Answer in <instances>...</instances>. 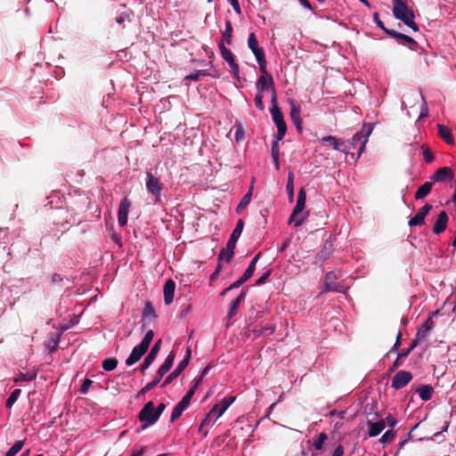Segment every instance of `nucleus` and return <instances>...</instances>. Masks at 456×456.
<instances>
[{
    "mask_svg": "<svg viewBox=\"0 0 456 456\" xmlns=\"http://www.w3.org/2000/svg\"><path fill=\"white\" fill-rule=\"evenodd\" d=\"M234 401H235L234 396H228V397L224 398L219 404L218 413L216 414L214 421H216L225 412V411L230 407V405Z\"/></svg>",
    "mask_w": 456,
    "mask_h": 456,
    "instance_id": "c756f323",
    "label": "nucleus"
},
{
    "mask_svg": "<svg viewBox=\"0 0 456 456\" xmlns=\"http://www.w3.org/2000/svg\"><path fill=\"white\" fill-rule=\"evenodd\" d=\"M247 280L244 278V277H240L236 281H234L233 283H232L228 288L224 289L221 295L224 296L225 295L228 291L233 289H237L239 288L240 286H241L244 282H246Z\"/></svg>",
    "mask_w": 456,
    "mask_h": 456,
    "instance_id": "49530a36",
    "label": "nucleus"
},
{
    "mask_svg": "<svg viewBox=\"0 0 456 456\" xmlns=\"http://www.w3.org/2000/svg\"><path fill=\"white\" fill-rule=\"evenodd\" d=\"M417 392L419 393L421 400L428 401L433 395L434 389L430 385H423L418 388Z\"/></svg>",
    "mask_w": 456,
    "mask_h": 456,
    "instance_id": "2f4dec72",
    "label": "nucleus"
},
{
    "mask_svg": "<svg viewBox=\"0 0 456 456\" xmlns=\"http://www.w3.org/2000/svg\"><path fill=\"white\" fill-rule=\"evenodd\" d=\"M403 364L402 358H399V354L397 355V358L394 362L392 367L390 368L389 371L392 372L398 367H400Z\"/></svg>",
    "mask_w": 456,
    "mask_h": 456,
    "instance_id": "0e129e2a",
    "label": "nucleus"
},
{
    "mask_svg": "<svg viewBox=\"0 0 456 456\" xmlns=\"http://www.w3.org/2000/svg\"><path fill=\"white\" fill-rule=\"evenodd\" d=\"M388 36L395 38L398 44L407 45L411 50H415L416 46L418 45V43L415 41V39L405 34L399 33L395 29L391 30V32H388Z\"/></svg>",
    "mask_w": 456,
    "mask_h": 456,
    "instance_id": "dca6fc26",
    "label": "nucleus"
},
{
    "mask_svg": "<svg viewBox=\"0 0 456 456\" xmlns=\"http://www.w3.org/2000/svg\"><path fill=\"white\" fill-rule=\"evenodd\" d=\"M218 47L220 50V53L222 58L228 62L230 68L232 69V72L234 77H238L240 73V68L238 63L236 62L232 53L224 46L223 40L218 43Z\"/></svg>",
    "mask_w": 456,
    "mask_h": 456,
    "instance_id": "9d476101",
    "label": "nucleus"
},
{
    "mask_svg": "<svg viewBox=\"0 0 456 456\" xmlns=\"http://www.w3.org/2000/svg\"><path fill=\"white\" fill-rule=\"evenodd\" d=\"M286 190L288 193V198L290 202L294 200V173L292 171H289L288 174V181L286 185Z\"/></svg>",
    "mask_w": 456,
    "mask_h": 456,
    "instance_id": "72a5a7b5",
    "label": "nucleus"
},
{
    "mask_svg": "<svg viewBox=\"0 0 456 456\" xmlns=\"http://www.w3.org/2000/svg\"><path fill=\"white\" fill-rule=\"evenodd\" d=\"M142 315L143 316H154V308L152 307L151 304L150 302H147L143 310H142Z\"/></svg>",
    "mask_w": 456,
    "mask_h": 456,
    "instance_id": "603ef678",
    "label": "nucleus"
},
{
    "mask_svg": "<svg viewBox=\"0 0 456 456\" xmlns=\"http://www.w3.org/2000/svg\"><path fill=\"white\" fill-rule=\"evenodd\" d=\"M372 128L370 125L363 126L351 139L350 143L353 148H359L358 152L361 155L365 148L369 135L371 134Z\"/></svg>",
    "mask_w": 456,
    "mask_h": 456,
    "instance_id": "6e6552de",
    "label": "nucleus"
},
{
    "mask_svg": "<svg viewBox=\"0 0 456 456\" xmlns=\"http://www.w3.org/2000/svg\"><path fill=\"white\" fill-rule=\"evenodd\" d=\"M175 289V283L173 280L168 279L164 285L163 293H164V302L166 305H170L173 302L174 295Z\"/></svg>",
    "mask_w": 456,
    "mask_h": 456,
    "instance_id": "4be33fe9",
    "label": "nucleus"
},
{
    "mask_svg": "<svg viewBox=\"0 0 456 456\" xmlns=\"http://www.w3.org/2000/svg\"><path fill=\"white\" fill-rule=\"evenodd\" d=\"M276 126H277V131H281V132H284V133L287 132V126H286L285 121L280 122V123L276 124Z\"/></svg>",
    "mask_w": 456,
    "mask_h": 456,
    "instance_id": "338daca9",
    "label": "nucleus"
},
{
    "mask_svg": "<svg viewBox=\"0 0 456 456\" xmlns=\"http://www.w3.org/2000/svg\"><path fill=\"white\" fill-rule=\"evenodd\" d=\"M367 425L369 427V436L370 437H375V436H379L385 429L386 421H385V419H380L376 422L368 420Z\"/></svg>",
    "mask_w": 456,
    "mask_h": 456,
    "instance_id": "5701e85b",
    "label": "nucleus"
},
{
    "mask_svg": "<svg viewBox=\"0 0 456 456\" xmlns=\"http://www.w3.org/2000/svg\"><path fill=\"white\" fill-rule=\"evenodd\" d=\"M92 384H93V381L91 379H86L80 387L79 392L83 395L86 394Z\"/></svg>",
    "mask_w": 456,
    "mask_h": 456,
    "instance_id": "5fc2aeb1",
    "label": "nucleus"
},
{
    "mask_svg": "<svg viewBox=\"0 0 456 456\" xmlns=\"http://www.w3.org/2000/svg\"><path fill=\"white\" fill-rule=\"evenodd\" d=\"M344 287L337 282V275L334 272H329L324 278V288L322 293L327 291L343 292Z\"/></svg>",
    "mask_w": 456,
    "mask_h": 456,
    "instance_id": "9b49d317",
    "label": "nucleus"
},
{
    "mask_svg": "<svg viewBox=\"0 0 456 456\" xmlns=\"http://www.w3.org/2000/svg\"><path fill=\"white\" fill-rule=\"evenodd\" d=\"M155 414L154 403L152 401H149L143 405L138 413V419L142 422V430L154 425L159 420Z\"/></svg>",
    "mask_w": 456,
    "mask_h": 456,
    "instance_id": "39448f33",
    "label": "nucleus"
},
{
    "mask_svg": "<svg viewBox=\"0 0 456 456\" xmlns=\"http://www.w3.org/2000/svg\"><path fill=\"white\" fill-rule=\"evenodd\" d=\"M271 273V270L266 271L260 278L256 280V284L258 286L264 284L266 281V280L270 277Z\"/></svg>",
    "mask_w": 456,
    "mask_h": 456,
    "instance_id": "bf43d9fd",
    "label": "nucleus"
},
{
    "mask_svg": "<svg viewBox=\"0 0 456 456\" xmlns=\"http://www.w3.org/2000/svg\"><path fill=\"white\" fill-rule=\"evenodd\" d=\"M232 31H233V28H232V22L230 20H226L225 21V29L222 34L223 43L226 42V44L232 45Z\"/></svg>",
    "mask_w": 456,
    "mask_h": 456,
    "instance_id": "f704fd0d",
    "label": "nucleus"
},
{
    "mask_svg": "<svg viewBox=\"0 0 456 456\" xmlns=\"http://www.w3.org/2000/svg\"><path fill=\"white\" fill-rule=\"evenodd\" d=\"M392 4L394 17L403 22V24L411 28L413 31H419V28L414 20L415 14L412 9H411L403 0H393Z\"/></svg>",
    "mask_w": 456,
    "mask_h": 456,
    "instance_id": "f257e3e1",
    "label": "nucleus"
},
{
    "mask_svg": "<svg viewBox=\"0 0 456 456\" xmlns=\"http://www.w3.org/2000/svg\"><path fill=\"white\" fill-rule=\"evenodd\" d=\"M175 358V352L171 351L169 354L167 356L164 363L157 370L156 376L153 377V380L148 383L145 387H143L137 394L136 398H140L142 395H145L147 392L155 387L159 381L162 379L163 376L169 371L171 367L173 366L174 360Z\"/></svg>",
    "mask_w": 456,
    "mask_h": 456,
    "instance_id": "f03ea898",
    "label": "nucleus"
},
{
    "mask_svg": "<svg viewBox=\"0 0 456 456\" xmlns=\"http://www.w3.org/2000/svg\"><path fill=\"white\" fill-rule=\"evenodd\" d=\"M20 395V389H15L14 391H12V394L10 395V396L6 400V403H5L6 407L11 408L13 405V403L17 401Z\"/></svg>",
    "mask_w": 456,
    "mask_h": 456,
    "instance_id": "c03bdc74",
    "label": "nucleus"
},
{
    "mask_svg": "<svg viewBox=\"0 0 456 456\" xmlns=\"http://www.w3.org/2000/svg\"><path fill=\"white\" fill-rule=\"evenodd\" d=\"M270 111L272 114L273 120L275 124L285 121L279 107L274 106V108H271Z\"/></svg>",
    "mask_w": 456,
    "mask_h": 456,
    "instance_id": "a19ab883",
    "label": "nucleus"
},
{
    "mask_svg": "<svg viewBox=\"0 0 456 456\" xmlns=\"http://www.w3.org/2000/svg\"><path fill=\"white\" fill-rule=\"evenodd\" d=\"M102 366L104 370H113L118 366V360L115 357L106 358L102 361Z\"/></svg>",
    "mask_w": 456,
    "mask_h": 456,
    "instance_id": "e433bc0d",
    "label": "nucleus"
},
{
    "mask_svg": "<svg viewBox=\"0 0 456 456\" xmlns=\"http://www.w3.org/2000/svg\"><path fill=\"white\" fill-rule=\"evenodd\" d=\"M145 186L148 192L155 197V202H159L160 200L161 191L164 188L160 178L154 175L151 172H146Z\"/></svg>",
    "mask_w": 456,
    "mask_h": 456,
    "instance_id": "0eeeda50",
    "label": "nucleus"
},
{
    "mask_svg": "<svg viewBox=\"0 0 456 456\" xmlns=\"http://www.w3.org/2000/svg\"><path fill=\"white\" fill-rule=\"evenodd\" d=\"M280 156V146L277 141H273L272 143V158L277 159Z\"/></svg>",
    "mask_w": 456,
    "mask_h": 456,
    "instance_id": "864d4df0",
    "label": "nucleus"
},
{
    "mask_svg": "<svg viewBox=\"0 0 456 456\" xmlns=\"http://www.w3.org/2000/svg\"><path fill=\"white\" fill-rule=\"evenodd\" d=\"M63 281V277L59 273H53L52 276V282L53 284H60Z\"/></svg>",
    "mask_w": 456,
    "mask_h": 456,
    "instance_id": "e2e57ef3",
    "label": "nucleus"
},
{
    "mask_svg": "<svg viewBox=\"0 0 456 456\" xmlns=\"http://www.w3.org/2000/svg\"><path fill=\"white\" fill-rule=\"evenodd\" d=\"M255 182V178L252 179L251 185L248 191V192L242 197L241 200L237 206L236 211L237 213H240L241 210H243L250 202L252 192H253V184Z\"/></svg>",
    "mask_w": 456,
    "mask_h": 456,
    "instance_id": "cd10ccee",
    "label": "nucleus"
},
{
    "mask_svg": "<svg viewBox=\"0 0 456 456\" xmlns=\"http://www.w3.org/2000/svg\"><path fill=\"white\" fill-rule=\"evenodd\" d=\"M161 346V340L159 339L155 342L153 346L151 347L150 353L147 354L145 359L143 360L142 363L140 365L139 370L142 373H144V371L152 364V362L155 361Z\"/></svg>",
    "mask_w": 456,
    "mask_h": 456,
    "instance_id": "ddd939ff",
    "label": "nucleus"
},
{
    "mask_svg": "<svg viewBox=\"0 0 456 456\" xmlns=\"http://www.w3.org/2000/svg\"><path fill=\"white\" fill-rule=\"evenodd\" d=\"M37 378V372L31 371L27 373H20L15 379L14 382L19 383L22 381H32Z\"/></svg>",
    "mask_w": 456,
    "mask_h": 456,
    "instance_id": "58836bf2",
    "label": "nucleus"
},
{
    "mask_svg": "<svg viewBox=\"0 0 456 456\" xmlns=\"http://www.w3.org/2000/svg\"><path fill=\"white\" fill-rule=\"evenodd\" d=\"M401 338H402V333L399 331L396 336V340H395L394 346H392V348L389 350L388 354L395 353L397 351L398 347L401 345Z\"/></svg>",
    "mask_w": 456,
    "mask_h": 456,
    "instance_id": "13d9d810",
    "label": "nucleus"
},
{
    "mask_svg": "<svg viewBox=\"0 0 456 456\" xmlns=\"http://www.w3.org/2000/svg\"><path fill=\"white\" fill-rule=\"evenodd\" d=\"M433 324L431 318H428V320L418 329L415 340L419 343L420 340L426 338L429 331L433 329Z\"/></svg>",
    "mask_w": 456,
    "mask_h": 456,
    "instance_id": "b1692460",
    "label": "nucleus"
},
{
    "mask_svg": "<svg viewBox=\"0 0 456 456\" xmlns=\"http://www.w3.org/2000/svg\"><path fill=\"white\" fill-rule=\"evenodd\" d=\"M126 20H128V15L126 13H122L118 17L116 18V21L118 24L125 22Z\"/></svg>",
    "mask_w": 456,
    "mask_h": 456,
    "instance_id": "774afa93",
    "label": "nucleus"
},
{
    "mask_svg": "<svg viewBox=\"0 0 456 456\" xmlns=\"http://www.w3.org/2000/svg\"><path fill=\"white\" fill-rule=\"evenodd\" d=\"M343 454H344V447H343V445L338 444L335 448V450H334V452H333L331 456H343Z\"/></svg>",
    "mask_w": 456,
    "mask_h": 456,
    "instance_id": "69168bd1",
    "label": "nucleus"
},
{
    "mask_svg": "<svg viewBox=\"0 0 456 456\" xmlns=\"http://www.w3.org/2000/svg\"><path fill=\"white\" fill-rule=\"evenodd\" d=\"M131 203L127 198L121 200L118 212V222L120 226H125L127 223V216Z\"/></svg>",
    "mask_w": 456,
    "mask_h": 456,
    "instance_id": "a211bd4d",
    "label": "nucleus"
},
{
    "mask_svg": "<svg viewBox=\"0 0 456 456\" xmlns=\"http://www.w3.org/2000/svg\"><path fill=\"white\" fill-rule=\"evenodd\" d=\"M166 409V404L161 403H159L157 408H155V415L156 417H158V419H159V417L161 416L162 412L164 411V410Z\"/></svg>",
    "mask_w": 456,
    "mask_h": 456,
    "instance_id": "680f3d73",
    "label": "nucleus"
},
{
    "mask_svg": "<svg viewBox=\"0 0 456 456\" xmlns=\"http://www.w3.org/2000/svg\"><path fill=\"white\" fill-rule=\"evenodd\" d=\"M306 201V192L304 188H301L297 193V199L296 206L289 218V224H292L294 222V226H300L306 217V214H303L300 217L297 218L298 215L302 213L305 207Z\"/></svg>",
    "mask_w": 456,
    "mask_h": 456,
    "instance_id": "20e7f679",
    "label": "nucleus"
},
{
    "mask_svg": "<svg viewBox=\"0 0 456 456\" xmlns=\"http://www.w3.org/2000/svg\"><path fill=\"white\" fill-rule=\"evenodd\" d=\"M260 256H261V252H258L253 257V259L249 263L248 268L246 269V271L242 274V277H244L247 281L252 277V275H253V273L255 272V269H256V265L257 261L259 260Z\"/></svg>",
    "mask_w": 456,
    "mask_h": 456,
    "instance_id": "473e14b6",
    "label": "nucleus"
},
{
    "mask_svg": "<svg viewBox=\"0 0 456 456\" xmlns=\"http://www.w3.org/2000/svg\"><path fill=\"white\" fill-rule=\"evenodd\" d=\"M385 421L387 424V426L390 427V428H394L397 424V419L394 416H392L391 414H389L386 418Z\"/></svg>",
    "mask_w": 456,
    "mask_h": 456,
    "instance_id": "052dcab7",
    "label": "nucleus"
},
{
    "mask_svg": "<svg viewBox=\"0 0 456 456\" xmlns=\"http://www.w3.org/2000/svg\"><path fill=\"white\" fill-rule=\"evenodd\" d=\"M209 74L205 70H198L195 73L190 74L185 77V80L199 81L202 77L208 76Z\"/></svg>",
    "mask_w": 456,
    "mask_h": 456,
    "instance_id": "a18cd8bd",
    "label": "nucleus"
},
{
    "mask_svg": "<svg viewBox=\"0 0 456 456\" xmlns=\"http://www.w3.org/2000/svg\"><path fill=\"white\" fill-rule=\"evenodd\" d=\"M395 437V432L392 429L387 430L384 433V435L379 439V443L385 444L392 442Z\"/></svg>",
    "mask_w": 456,
    "mask_h": 456,
    "instance_id": "37998d69",
    "label": "nucleus"
},
{
    "mask_svg": "<svg viewBox=\"0 0 456 456\" xmlns=\"http://www.w3.org/2000/svg\"><path fill=\"white\" fill-rule=\"evenodd\" d=\"M185 409L178 403L175 406L171 414L170 422L173 423L175 420L179 419Z\"/></svg>",
    "mask_w": 456,
    "mask_h": 456,
    "instance_id": "de8ad7c7",
    "label": "nucleus"
},
{
    "mask_svg": "<svg viewBox=\"0 0 456 456\" xmlns=\"http://www.w3.org/2000/svg\"><path fill=\"white\" fill-rule=\"evenodd\" d=\"M437 128H438V134L439 136L445 142H447L448 144H453L454 143V140H453V136L452 134V132L451 130L444 126V125H437Z\"/></svg>",
    "mask_w": 456,
    "mask_h": 456,
    "instance_id": "a878e982",
    "label": "nucleus"
},
{
    "mask_svg": "<svg viewBox=\"0 0 456 456\" xmlns=\"http://www.w3.org/2000/svg\"><path fill=\"white\" fill-rule=\"evenodd\" d=\"M268 87H274V82L272 75L268 74L267 69H265V73H261V76L256 81V88L257 93L263 94V92L265 89H268Z\"/></svg>",
    "mask_w": 456,
    "mask_h": 456,
    "instance_id": "f3484780",
    "label": "nucleus"
},
{
    "mask_svg": "<svg viewBox=\"0 0 456 456\" xmlns=\"http://www.w3.org/2000/svg\"><path fill=\"white\" fill-rule=\"evenodd\" d=\"M191 355V347L188 346L186 349V355L184 358L179 362L177 367L175 370H173L164 380L163 384L161 385L162 387H166L167 385L170 384L175 379H176L181 372L188 366L190 359Z\"/></svg>",
    "mask_w": 456,
    "mask_h": 456,
    "instance_id": "1a4fd4ad",
    "label": "nucleus"
},
{
    "mask_svg": "<svg viewBox=\"0 0 456 456\" xmlns=\"http://www.w3.org/2000/svg\"><path fill=\"white\" fill-rule=\"evenodd\" d=\"M243 227H244V223L241 219H240L237 224H236V226L234 228V230L232 231L231 236H230V239L229 240H232L233 242H237L238 239L240 238L242 231H243Z\"/></svg>",
    "mask_w": 456,
    "mask_h": 456,
    "instance_id": "c9c22d12",
    "label": "nucleus"
},
{
    "mask_svg": "<svg viewBox=\"0 0 456 456\" xmlns=\"http://www.w3.org/2000/svg\"><path fill=\"white\" fill-rule=\"evenodd\" d=\"M236 242L228 240L226 243V247L222 248L218 255L219 262L224 261L226 263H229L233 257Z\"/></svg>",
    "mask_w": 456,
    "mask_h": 456,
    "instance_id": "6ab92c4d",
    "label": "nucleus"
},
{
    "mask_svg": "<svg viewBox=\"0 0 456 456\" xmlns=\"http://www.w3.org/2000/svg\"><path fill=\"white\" fill-rule=\"evenodd\" d=\"M433 187V182H426L424 183L415 192L414 198L415 200H422L426 198L431 191Z\"/></svg>",
    "mask_w": 456,
    "mask_h": 456,
    "instance_id": "bb28decb",
    "label": "nucleus"
},
{
    "mask_svg": "<svg viewBox=\"0 0 456 456\" xmlns=\"http://www.w3.org/2000/svg\"><path fill=\"white\" fill-rule=\"evenodd\" d=\"M24 441L19 440L14 443V444L8 450L5 456H16V454L22 449L24 446Z\"/></svg>",
    "mask_w": 456,
    "mask_h": 456,
    "instance_id": "ea45409f",
    "label": "nucleus"
},
{
    "mask_svg": "<svg viewBox=\"0 0 456 456\" xmlns=\"http://www.w3.org/2000/svg\"><path fill=\"white\" fill-rule=\"evenodd\" d=\"M323 142H329L330 145H332L333 149L336 151L346 152V150L344 146V141L343 140H338L336 137L328 135L324 136L322 138Z\"/></svg>",
    "mask_w": 456,
    "mask_h": 456,
    "instance_id": "c85d7f7f",
    "label": "nucleus"
},
{
    "mask_svg": "<svg viewBox=\"0 0 456 456\" xmlns=\"http://www.w3.org/2000/svg\"><path fill=\"white\" fill-rule=\"evenodd\" d=\"M153 337V330H150L146 332L141 343L133 348L130 355L126 358V365L131 366L140 361L142 355L148 351Z\"/></svg>",
    "mask_w": 456,
    "mask_h": 456,
    "instance_id": "7ed1b4c3",
    "label": "nucleus"
},
{
    "mask_svg": "<svg viewBox=\"0 0 456 456\" xmlns=\"http://www.w3.org/2000/svg\"><path fill=\"white\" fill-rule=\"evenodd\" d=\"M419 345V342L415 339L412 340V342L411 343V346H409V348H407V350H404V351H402L399 353V358H405L407 357L410 353Z\"/></svg>",
    "mask_w": 456,
    "mask_h": 456,
    "instance_id": "8fccbe9b",
    "label": "nucleus"
},
{
    "mask_svg": "<svg viewBox=\"0 0 456 456\" xmlns=\"http://www.w3.org/2000/svg\"><path fill=\"white\" fill-rule=\"evenodd\" d=\"M245 297L246 289H242L240 294L231 303L230 309L228 312L229 318H232L236 314L238 308L240 303L244 300Z\"/></svg>",
    "mask_w": 456,
    "mask_h": 456,
    "instance_id": "393cba45",
    "label": "nucleus"
},
{
    "mask_svg": "<svg viewBox=\"0 0 456 456\" xmlns=\"http://www.w3.org/2000/svg\"><path fill=\"white\" fill-rule=\"evenodd\" d=\"M327 439L328 436L324 432L320 433L317 437L314 438L313 445L315 450L321 451L322 449L323 444Z\"/></svg>",
    "mask_w": 456,
    "mask_h": 456,
    "instance_id": "4c0bfd02",
    "label": "nucleus"
},
{
    "mask_svg": "<svg viewBox=\"0 0 456 456\" xmlns=\"http://www.w3.org/2000/svg\"><path fill=\"white\" fill-rule=\"evenodd\" d=\"M291 108H290V118L294 125L296 126L297 129L301 132L302 130V118H301V109L298 104L294 103L293 101H291Z\"/></svg>",
    "mask_w": 456,
    "mask_h": 456,
    "instance_id": "412c9836",
    "label": "nucleus"
},
{
    "mask_svg": "<svg viewBox=\"0 0 456 456\" xmlns=\"http://www.w3.org/2000/svg\"><path fill=\"white\" fill-rule=\"evenodd\" d=\"M194 395L193 388H190V390L186 393V395L181 399V401L178 403L179 405L183 407L184 409H187V407L190 405L191 397Z\"/></svg>",
    "mask_w": 456,
    "mask_h": 456,
    "instance_id": "79ce46f5",
    "label": "nucleus"
},
{
    "mask_svg": "<svg viewBox=\"0 0 456 456\" xmlns=\"http://www.w3.org/2000/svg\"><path fill=\"white\" fill-rule=\"evenodd\" d=\"M274 330H275L274 326H272V325L265 326L258 331V334L263 335V336H267V335L273 334L274 332Z\"/></svg>",
    "mask_w": 456,
    "mask_h": 456,
    "instance_id": "4d7b16f0",
    "label": "nucleus"
},
{
    "mask_svg": "<svg viewBox=\"0 0 456 456\" xmlns=\"http://www.w3.org/2000/svg\"><path fill=\"white\" fill-rule=\"evenodd\" d=\"M412 379V375L407 370H399L392 379V387L398 390L404 387Z\"/></svg>",
    "mask_w": 456,
    "mask_h": 456,
    "instance_id": "f8f14e48",
    "label": "nucleus"
},
{
    "mask_svg": "<svg viewBox=\"0 0 456 456\" xmlns=\"http://www.w3.org/2000/svg\"><path fill=\"white\" fill-rule=\"evenodd\" d=\"M373 20L376 23V25L381 28L386 34L388 35V32H391V28H387L385 27L384 23L382 22V20L379 19V12H374L373 14Z\"/></svg>",
    "mask_w": 456,
    "mask_h": 456,
    "instance_id": "09e8293b",
    "label": "nucleus"
},
{
    "mask_svg": "<svg viewBox=\"0 0 456 456\" xmlns=\"http://www.w3.org/2000/svg\"><path fill=\"white\" fill-rule=\"evenodd\" d=\"M449 217L447 213L443 210L438 214L437 219L433 227V232L435 234H440L445 231L447 227Z\"/></svg>",
    "mask_w": 456,
    "mask_h": 456,
    "instance_id": "aec40b11",
    "label": "nucleus"
},
{
    "mask_svg": "<svg viewBox=\"0 0 456 456\" xmlns=\"http://www.w3.org/2000/svg\"><path fill=\"white\" fill-rule=\"evenodd\" d=\"M433 182L443 183L454 180V172L449 167L438 168L431 176Z\"/></svg>",
    "mask_w": 456,
    "mask_h": 456,
    "instance_id": "2eb2a0df",
    "label": "nucleus"
},
{
    "mask_svg": "<svg viewBox=\"0 0 456 456\" xmlns=\"http://www.w3.org/2000/svg\"><path fill=\"white\" fill-rule=\"evenodd\" d=\"M248 46L254 53L261 73L265 72L266 60L263 48L259 47L256 36L254 32L249 33L248 38Z\"/></svg>",
    "mask_w": 456,
    "mask_h": 456,
    "instance_id": "423d86ee",
    "label": "nucleus"
},
{
    "mask_svg": "<svg viewBox=\"0 0 456 456\" xmlns=\"http://www.w3.org/2000/svg\"><path fill=\"white\" fill-rule=\"evenodd\" d=\"M432 205L426 203L421 208L419 209L417 214L409 220L408 225L412 227L416 225H422L425 224V218L432 209Z\"/></svg>",
    "mask_w": 456,
    "mask_h": 456,
    "instance_id": "4468645a",
    "label": "nucleus"
},
{
    "mask_svg": "<svg viewBox=\"0 0 456 456\" xmlns=\"http://www.w3.org/2000/svg\"><path fill=\"white\" fill-rule=\"evenodd\" d=\"M263 94L257 93L255 97V104L256 108H258L260 110H263L265 109L264 102H263Z\"/></svg>",
    "mask_w": 456,
    "mask_h": 456,
    "instance_id": "6e6d98bb",
    "label": "nucleus"
},
{
    "mask_svg": "<svg viewBox=\"0 0 456 456\" xmlns=\"http://www.w3.org/2000/svg\"><path fill=\"white\" fill-rule=\"evenodd\" d=\"M422 149H423V157H424L425 161L427 163L433 162L435 157H434L432 151L428 148H426L425 146H422Z\"/></svg>",
    "mask_w": 456,
    "mask_h": 456,
    "instance_id": "3c124183",
    "label": "nucleus"
},
{
    "mask_svg": "<svg viewBox=\"0 0 456 456\" xmlns=\"http://www.w3.org/2000/svg\"><path fill=\"white\" fill-rule=\"evenodd\" d=\"M218 410H219V404H215L212 409L210 410V411L206 415V417L204 418V419L202 420L200 426V431L202 429V428L206 425H208L210 424L211 422L212 423H215L216 421H214L216 414L218 413Z\"/></svg>",
    "mask_w": 456,
    "mask_h": 456,
    "instance_id": "7c9ffc66",
    "label": "nucleus"
}]
</instances>
